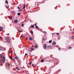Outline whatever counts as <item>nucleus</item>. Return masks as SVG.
I'll list each match as a JSON object with an SVG mask.
<instances>
[{"instance_id":"1","label":"nucleus","mask_w":74,"mask_h":74,"mask_svg":"<svg viewBox=\"0 0 74 74\" xmlns=\"http://www.w3.org/2000/svg\"><path fill=\"white\" fill-rule=\"evenodd\" d=\"M0 56L1 58V60H0L1 63H4L5 62V57L1 54H0Z\"/></svg>"},{"instance_id":"2","label":"nucleus","mask_w":74,"mask_h":74,"mask_svg":"<svg viewBox=\"0 0 74 74\" xmlns=\"http://www.w3.org/2000/svg\"><path fill=\"white\" fill-rule=\"evenodd\" d=\"M5 41H4V42H10V37H8L6 38L4 40Z\"/></svg>"},{"instance_id":"3","label":"nucleus","mask_w":74,"mask_h":74,"mask_svg":"<svg viewBox=\"0 0 74 74\" xmlns=\"http://www.w3.org/2000/svg\"><path fill=\"white\" fill-rule=\"evenodd\" d=\"M5 67H6L7 69H9L10 68V63L8 62L6 63Z\"/></svg>"},{"instance_id":"4","label":"nucleus","mask_w":74,"mask_h":74,"mask_svg":"<svg viewBox=\"0 0 74 74\" xmlns=\"http://www.w3.org/2000/svg\"><path fill=\"white\" fill-rule=\"evenodd\" d=\"M0 50L1 51H5V49L3 48L2 47H0Z\"/></svg>"},{"instance_id":"5","label":"nucleus","mask_w":74,"mask_h":74,"mask_svg":"<svg viewBox=\"0 0 74 74\" xmlns=\"http://www.w3.org/2000/svg\"><path fill=\"white\" fill-rule=\"evenodd\" d=\"M43 47L44 49H46L47 48V45L46 44H44L43 45Z\"/></svg>"},{"instance_id":"6","label":"nucleus","mask_w":74,"mask_h":74,"mask_svg":"<svg viewBox=\"0 0 74 74\" xmlns=\"http://www.w3.org/2000/svg\"><path fill=\"white\" fill-rule=\"evenodd\" d=\"M18 22V20H16L14 21V23H17Z\"/></svg>"},{"instance_id":"7","label":"nucleus","mask_w":74,"mask_h":74,"mask_svg":"<svg viewBox=\"0 0 74 74\" xmlns=\"http://www.w3.org/2000/svg\"><path fill=\"white\" fill-rule=\"evenodd\" d=\"M56 43L55 42H53L52 43V45H56Z\"/></svg>"},{"instance_id":"8","label":"nucleus","mask_w":74,"mask_h":74,"mask_svg":"<svg viewBox=\"0 0 74 74\" xmlns=\"http://www.w3.org/2000/svg\"><path fill=\"white\" fill-rule=\"evenodd\" d=\"M9 19L10 20H11L12 19V16H9Z\"/></svg>"},{"instance_id":"9","label":"nucleus","mask_w":74,"mask_h":74,"mask_svg":"<svg viewBox=\"0 0 74 74\" xmlns=\"http://www.w3.org/2000/svg\"><path fill=\"white\" fill-rule=\"evenodd\" d=\"M34 49H33L32 48H31V50H30V52H31V51H34Z\"/></svg>"},{"instance_id":"10","label":"nucleus","mask_w":74,"mask_h":74,"mask_svg":"<svg viewBox=\"0 0 74 74\" xmlns=\"http://www.w3.org/2000/svg\"><path fill=\"white\" fill-rule=\"evenodd\" d=\"M3 27H0V31L1 32V30H3Z\"/></svg>"},{"instance_id":"11","label":"nucleus","mask_w":74,"mask_h":74,"mask_svg":"<svg viewBox=\"0 0 74 74\" xmlns=\"http://www.w3.org/2000/svg\"><path fill=\"white\" fill-rule=\"evenodd\" d=\"M17 15L18 16H19L21 15V13H17Z\"/></svg>"},{"instance_id":"12","label":"nucleus","mask_w":74,"mask_h":74,"mask_svg":"<svg viewBox=\"0 0 74 74\" xmlns=\"http://www.w3.org/2000/svg\"><path fill=\"white\" fill-rule=\"evenodd\" d=\"M38 48V46H37V45H36L35 47V48Z\"/></svg>"},{"instance_id":"13","label":"nucleus","mask_w":74,"mask_h":74,"mask_svg":"<svg viewBox=\"0 0 74 74\" xmlns=\"http://www.w3.org/2000/svg\"><path fill=\"white\" fill-rule=\"evenodd\" d=\"M40 2H38V3H37V5H40Z\"/></svg>"},{"instance_id":"14","label":"nucleus","mask_w":74,"mask_h":74,"mask_svg":"<svg viewBox=\"0 0 74 74\" xmlns=\"http://www.w3.org/2000/svg\"><path fill=\"white\" fill-rule=\"evenodd\" d=\"M32 27V28H34V25H31L30 26V27Z\"/></svg>"},{"instance_id":"15","label":"nucleus","mask_w":74,"mask_h":74,"mask_svg":"<svg viewBox=\"0 0 74 74\" xmlns=\"http://www.w3.org/2000/svg\"><path fill=\"white\" fill-rule=\"evenodd\" d=\"M25 5L24 4V7L23 8V9H25Z\"/></svg>"},{"instance_id":"16","label":"nucleus","mask_w":74,"mask_h":74,"mask_svg":"<svg viewBox=\"0 0 74 74\" xmlns=\"http://www.w3.org/2000/svg\"><path fill=\"white\" fill-rule=\"evenodd\" d=\"M15 58L16 59H18V57L17 56H16Z\"/></svg>"},{"instance_id":"17","label":"nucleus","mask_w":74,"mask_h":74,"mask_svg":"<svg viewBox=\"0 0 74 74\" xmlns=\"http://www.w3.org/2000/svg\"><path fill=\"white\" fill-rule=\"evenodd\" d=\"M53 65H53V67L55 66V63H53Z\"/></svg>"},{"instance_id":"18","label":"nucleus","mask_w":74,"mask_h":74,"mask_svg":"<svg viewBox=\"0 0 74 74\" xmlns=\"http://www.w3.org/2000/svg\"><path fill=\"white\" fill-rule=\"evenodd\" d=\"M8 3V1H7V0H6V1H5V3L6 4H7Z\"/></svg>"},{"instance_id":"19","label":"nucleus","mask_w":74,"mask_h":74,"mask_svg":"<svg viewBox=\"0 0 74 74\" xmlns=\"http://www.w3.org/2000/svg\"><path fill=\"white\" fill-rule=\"evenodd\" d=\"M9 53H11V54H12V51H11Z\"/></svg>"},{"instance_id":"20","label":"nucleus","mask_w":74,"mask_h":74,"mask_svg":"<svg viewBox=\"0 0 74 74\" xmlns=\"http://www.w3.org/2000/svg\"><path fill=\"white\" fill-rule=\"evenodd\" d=\"M22 27H23L24 26V24L22 23Z\"/></svg>"},{"instance_id":"21","label":"nucleus","mask_w":74,"mask_h":74,"mask_svg":"<svg viewBox=\"0 0 74 74\" xmlns=\"http://www.w3.org/2000/svg\"><path fill=\"white\" fill-rule=\"evenodd\" d=\"M18 32H21V33H22V31L20 30H18Z\"/></svg>"},{"instance_id":"22","label":"nucleus","mask_w":74,"mask_h":74,"mask_svg":"<svg viewBox=\"0 0 74 74\" xmlns=\"http://www.w3.org/2000/svg\"><path fill=\"white\" fill-rule=\"evenodd\" d=\"M49 43H51L52 42V40H49Z\"/></svg>"},{"instance_id":"23","label":"nucleus","mask_w":74,"mask_h":74,"mask_svg":"<svg viewBox=\"0 0 74 74\" xmlns=\"http://www.w3.org/2000/svg\"><path fill=\"white\" fill-rule=\"evenodd\" d=\"M22 35H21V36H20V39H22Z\"/></svg>"},{"instance_id":"24","label":"nucleus","mask_w":74,"mask_h":74,"mask_svg":"<svg viewBox=\"0 0 74 74\" xmlns=\"http://www.w3.org/2000/svg\"><path fill=\"white\" fill-rule=\"evenodd\" d=\"M36 27L37 28V29H39V27H38L37 26H36Z\"/></svg>"},{"instance_id":"25","label":"nucleus","mask_w":74,"mask_h":74,"mask_svg":"<svg viewBox=\"0 0 74 74\" xmlns=\"http://www.w3.org/2000/svg\"><path fill=\"white\" fill-rule=\"evenodd\" d=\"M9 58H10V59H11V60H12V58L10 56Z\"/></svg>"},{"instance_id":"26","label":"nucleus","mask_w":74,"mask_h":74,"mask_svg":"<svg viewBox=\"0 0 74 74\" xmlns=\"http://www.w3.org/2000/svg\"><path fill=\"white\" fill-rule=\"evenodd\" d=\"M16 69H17V70H20V69H19L18 68V67H16Z\"/></svg>"},{"instance_id":"27","label":"nucleus","mask_w":74,"mask_h":74,"mask_svg":"<svg viewBox=\"0 0 74 74\" xmlns=\"http://www.w3.org/2000/svg\"><path fill=\"white\" fill-rule=\"evenodd\" d=\"M44 60H41V62H44Z\"/></svg>"},{"instance_id":"28","label":"nucleus","mask_w":74,"mask_h":74,"mask_svg":"<svg viewBox=\"0 0 74 74\" xmlns=\"http://www.w3.org/2000/svg\"><path fill=\"white\" fill-rule=\"evenodd\" d=\"M51 47V46H49L47 47V48H50Z\"/></svg>"},{"instance_id":"29","label":"nucleus","mask_w":74,"mask_h":74,"mask_svg":"<svg viewBox=\"0 0 74 74\" xmlns=\"http://www.w3.org/2000/svg\"><path fill=\"white\" fill-rule=\"evenodd\" d=\"M32 62H31L30 63H29V65H31V64H32Z\"/></svg>"},{"instance_id":"30","label":"nucleus","mask_w":74,"mask_h":74,"mask_svg":"<svg viewBox=\"0 0 74 74\" xmlns=\"http://www.w3.org/2000/svg\"><path fill=\"white\" fill-rule=\"evenodd\" d=\"M34 66V64L33 63V64L32 65V66Z\"/></svg>"},{"instance_id":"31","label":"nucleus","mask_w":74,"mask_h":74,"mask_svg":"<svg viewBox=\"0 0 74 74\" xmlns=\"http://www.w3.org/2000/svg\"><path fill=\"white\" fill-rule=\"evenodd\" d=\"M37 25V23H36L34 25L35 26H36V25Z\"/></svg>"},{"instance_id":"32","label":"nucleus","mask_w":74,"mask_h":74,"mask_svg":"<svg viewBox=\"0 0 74 74\" xmlns=\"http://www.w3.org/2000/svg\"><path fill=\"white\" fill-rule=\"evenodd\" d=\"M31 33L32 34H33V31H31Z\"/></svg>"},{"instance_id":"33","label":"nucleus","mask_w":74,"mask_h":74,"mask_svg":"<svg viewBox=\"0 0 74 74\" xmlns=\"http://www.w3.org/2000/svg\"><path fill=\"white\" fill-rule=\"evenodd\" d=\"M47 40V38L46 37L45 39H44V41H45V40Z\"/></svg>"},{"instance_id":"34","label":"nucleus","mask_w":74,"mask_h":74,"mask_svg":"<svg viewBox=\"0 0 74 74\" xmlns=\"http://www.w3.org/2000/svg\"><path fill=\"white\" fill-rule=\"evenodd\" d=\"M17 8H18V10H19V9H20V8L19 6H18L17 7Z\"/></svg>"},{"instance_id":"35","label":"nucleus","mask_w":74,"mask_h":74,"mask_svg":"<svg viewBox=\"0 0 74 74\" xmlns=\"http://www.w3.org/2000/svg\"><path fill=\"white\" fill-rule=\"evenodd\" d=\"M32 38L30 37V38H29V39L30 40H32Z\"/></svg>"},{"instance_id":"36","label":"nucleus","mask_w":74,"mask_h":74,"mask_svg":"<svg viewBox=\"0 0 74 74\" xmlns=\"http://www.w3.org/2000/svg\"><path fill=\"white\" fill-rule=\"evenodd\" d=\"M57 35H59V33H56Z\"/></svg>"},{"instance_id":"37","label":"nucleus","mask_w":74,"mask_h":74,"mask_svg":"<svg viewBox=\"0 0 74 74\" xmlns=\"http://www.w3.org/2000/svg\"><path fill=\"white\" fill-rule=\"evenodd\" d=\"M72 48L71 47H69V49H71Z\"/></svg>"},{"instance_id":"38","label":"nucleus","mask_w":74,"mask_h":74,"mask_svg":"<svg viewBox=\"0 0 74 74\" xmlns=\"http://www.w3.org/2000/svg\"><path fill=\"white\" fill-rule=\"evenodd\" d=\"M58 50H59V51H61V50L60 49V48H58Z\"/></svg>"},{"instance_id":"39","label":"nucleus","mask_w":74,"mask_h":74,"mask_svg":"<svg viewBox=\"0 0 74 74\" xmlns=\"http://www.w3.org/2000/svg\"><path fill=\"white\" fill-rule=\"evenodd\" d=\"M22 11V10H18V11L19 12V11Z\"/></svg>"},{"instance_id":"40","label":"nucleus","mask_w":74,"mask_h":74,"mask_svg":"<svg viewBox=\"0 0 74 74\" xmlns=\"http://www.w3.org/2000/svg\"><path fill=\"white\" fill-rule=\"evenodd\" d=\"M27 55V53H26L25 54V56H26V55Z\"/></svg>"},{"instance_id":"41","label":"nucleus","mask_w":74,"mask_h":74,"mask_svg":"<svg viewBox=\"0 0 74 74\" xmlns=\"http://www.w3.org/2000/svg\"><path fill=\"white\" fill-rule=\"evenodd\" d=\"M45 33H46V34H47V32L45 31Z\"/></svg>"},{"instance_id":"42","label":"nucleus","mask_w":74,"mask_h":74,"mask_svg":"<svg viewBox=\"0 0 74 74\" xmlns=\"http://www.w3.org/2000/svg\"><path fill=\"white\" fill-rule=\"evenodd\" d=\"M35 5H36V2H35Z\"/></svg>"},{"instance_id":"43","label":"nucleus","mask_w":74,"mask_h":74,"mask_svg":"<svg viewBox=\"0 0 74 74\" xmlns=\"http://www.w3.org/2000/svg\"><path fill=\"white\" fill-rule=\"evenodd\" d=\"M0 38H1V37H0Z\"/></svg>"},{"instance_id":"44","label":"nucleus","mask_w":74,"mask_h":74,"mask_svg":"<svg viewBox=\"0 0 74 74\" xmlns=\"http://www.w3.org/2000/svg\"><path fill=\"white\" fill-rule=\"evenodd\" d=\"M74 37V36H73L72 37Z\"/></svg>"},{"instance_id":"45","label":"nucleus","mask_w":74,"mask_h":74,"mask_svg":"<svg viewBox=\"0 0 74 74\" xmlns=\"http://www.w3.org/2000/svg\"><path fill=\"white\" fill-rule=\"evenodd\" d=\"M32 47H33V46H32Z\"/></svg>"},{"instance_id":"46","label":"nucleus","mask_w":74,"mask_h":74,"mask_svg":"<svg viewBox=\"0 0 74 74\" xmlns=\"http://www.w3.org/2000/svg\"><path fill=\"white\" fill-rule=\"evenodd\" d=\"M70 31H71V29H70Z\"/></svg>"},{"instance_id":"47","label":"nucleus","mask_w":74,"mask_h":74,"mask_svg":"<svg viewBox=\"0 0 74 74\" xmlns=\"http://www.w3.org/2000/svg\"><path fill=\"white\" fill-rule=\"evenodd\" d=\"M27 66L28 67H29V66Z\"/></svg>"},{"instance_id":"48","label":"nucleus","mask_w":74,"mask_h":74,"mask_svg":"<svg viewBox=\"0 0 74 74\" xmlns=\"http://www.w3.org/2000/svg\"><path fill=\"white\" fill-rule=\"evenodd\" d=\"M6 61H7V60H6Z\"/></svg>"}]
</instances>
